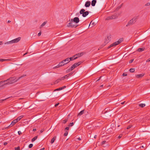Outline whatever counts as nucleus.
<instances>
[{"mask_svg": "<svg viewBox=\"0 0 150 150\" xmlns=\"http://www.w3.org/2000/svg\"><path fill=\"white\" fill-rule=\"evenodd\" d=\"M26 76V75H25V76H21L19 77L17 79H16V78L15 77H11L9 79H7L8 83V84H9L16 82H17L21 78L23 77L24 76Z\"/></svg>", "mask_w": 150, "mask_h": 150, "instance_id": "1", "label": "nucleus"}, {"mask_svg": "<svg viewBox=\"0 0 150 150\" xmlns=\"http://www.w3.org/2000/svg\"><path fill=\"white\" fill-rule=\"evenodd\" d=\"M137 17L136 16L133 18L132 19L130 20L128 23L126 25V26H128L129 25H132L133 23H135L137 19Z\"/></svg>", "mask_w": 150, "mask_h": 150, "instance_id": "2", "label": "nucleus"}, {"mask_svg": "<svg viewBox=\"0 0 150 150\" xmlns=\"http://www.w3.org/2000/svg\"><path fill=\"white\" fill-rule=\"evenodd\" d=\"M85 10L84 9H82L80 10L79 13L81 14H82V16L83 17H85L87 16L89 13L88 11H85Z\"/></svg>", "mask_w": 150, "mask_h": 150, "instance_id": "3", "label": "nucleus"}, {"mask_svg": "<svg viewBox=\"0 0 150 150\" xmlns=\"http://www.w3.org/2000/svg\"><path fill=\"white\" fill-rule=\"evenodd\" d=\"M111 37V34H109L107 35L104 41V43L105 44H107L110 41Z\"/></svg>", "mask_w": 150, "mask_h": 150, "instance_id": "4", "label": "nucleus"}, {"mask_svg": "<svg viewBox=\"0 0 150 150\" xmlns=\"http://www.w3.org/2000/svg\"><path fill=\"white\" fill-rule=\"evenodd\" d=\"M71 21L67 25V27H71V28L74 27V28H76L77 26L78 25H73L72 23L73 19H72Z\"/></svg>", "mask_w": 150, "mask_h": 150, "instance_id": "5", "label": "nucleus"}, {"mask_svg": "<svg viewBox=\"0 0 150 150\" xmlns=\"http://www.w3.org/2000/svg\"><path fill=\"white\" fill-rule=\"evenodd\" d=\"M21 39V38L19 37L17 38H16L15 39L11 40V42H12V43L17 42L20 40Z\"/></svg>", "mask_w": 150, "mask_h": 150, "instance_id": "6", "label": "nucleus"}, {"mask_svg": "<svg viewBox=\"0 0 150 150\" xmlns=\"http://www.w3.org/2000/svg\"><path fill=\"white\" fill-rule=\"evenodd\" d=\"M17 121L16 120V119H15L13 120L11 122V125L8 126V127H6V128H8L9 127H11L13 126L17 122Z\"/></svg>", "mask_w": 150, "mask_h": 150, "instance_id": "7", "label": "nucleus"}, {"mask_svg": "<svg viewBox=\"0 0 150 150\" xmlns=\"http://www.w3.org/2000/svg\"><path fill=\"white\" fill-rule=\"evenodd\" d=\"M117 16L115 15H112L111 16H108L106 18V20H109L110 19H114L117 18Z\"/></svg>", "mask_w": 150, "mask_h": 150, "instance_id": "8", "label": "nucleus"}, {"mask_svg": "<svg viewBox=\"0 0 150 150\" xmlns=\"http://www.w3.org/2000/svg\"><path fill=\"white\" fill-rule=\"evenodd\" d=\"M73 21L76 23H78L79 21V18L76 17L74 18Z\"/></svg>", "mask_w": 150, "mask_h": 150, "instance_id": "9", "label": "nucleus"}, {"mask_svg": "<svg viewBox=\"0 0 150 150\" xmlns=\"http://www.w3.org/2000/svg\"><path fill=\"white\" fill-rule=\"evenodd\" d=\"M84 54V52H81L80 53H78L76 54L74 56V57H77V58L78 57H80L82 56Z\"/></svg>", "mask_w": 150, "mask_h": 150, "instance_id": "10", "label": "nucleus"}, {"mask_svg": "<svg viewBox=\"0 0 150 150\" xmlns=\"http://www.w3.org/2000/svg\"><path fill=\"white\" fill-rule=\"evenodd\" d=\"M81 62H79L77 63H76L73 64V66L74 67V68L76 67H77L79 65L81 64Z\"/></svg>", "mask_w": 150, "mask_h": 150, "instance_id": "11", "label": "nucleus"}, {"mask_svg": "<svg viewBox=\"0 0 150 150\" xmlns=\"http://www.w3.org/2000/svg\"><path fill=\"white\" fill-rule=\"evenodd\" d=\"M91 2L90 1H87L85 4V6L86 7H89L91 5Z\"/></svg>", "mask_w": 150, "mask_h": 150, "instance_id": "12", "label": "nucleus"}, {"mask_svg": "<svg viewBox=\"0 0 150 150\" xmlns=\"http://www.w3.org/2000/svg\"><path fill=\"white\" fill-rule=\"evenodd\" d=\"M123 41V39L122 38H121L120 39L117 41L115 42L116 43V45H117L121 43Z\"/></svg>", "mask_w": 150, "mask_h": 150, "instance_id": "13", "label": "nucleus"}, {"mask_svg": "<svg viewBox=\"0 0 150 150\" xmlns=\"http://www.w3.org/2000/svg\"><path fill=\"white\" fill-rule=\"evenodd\" d=\"M144 75V74H137L135 75V76L136 77L139 78L142 77Z\"/></svg>", "mask_w": 150, "mask_h": 150, "instance_id": "14", "label": "nucleus"}, {"mask_svg": "<svg viewBox=\"0 0 150 150\" xmlns=\"http://www.w3.org/2000/svg\"><path fill=\"white\" fill-rule=\"evenodd\" d=\"M64 63H66V64L69 63L70 62L69 58H67L64 60H63Z\"/></svg>", "mask_w": 150, "mask_h": 150, "instance_id": "15", "label": "nucleus"}, {"mask_svg": "<svg viewBox=\"0 0 150 150\" xmlns=\"http://www.w3.org/2000/svg\"><path fill=\"white\" fill-rule=\"evenodd\" d=\"M116 45H117L116 43L115 42H114L112 44L110 45L108 47V49H109L112 47L115 46Z\"/></svg>", "mask_w": 150, "mask_h": 150, "instance_id": "16", "label": "nucleus"}, {"mask_svg": "<svg viewBox=\"0 0 150 150\" xmlns=\"http://www.w3.org/2000/svg\"><path fill=\"white\" fill-rule=\"evenodd\" d=\"M96 3V0H93L91 2V5L94 6H95V4Z\"/></svg>", "mask_w": 150, "mask_h": 150, "instance_id": "17", "label": "nucleus"}, {"mask_svg": "<svg viewBox=\"0 0 150 150\" xmlns=\"http://www.w3.org/2000/svg\"><path fill=\"white\" fill-rule=\"evenodd\" d=\"M56 138V137H54L51 140V143L52 144L54 142Z\"/></svg>", "mask_w": 150, "mask_h": 150, "instance_id": "18", "label": "nucleus"}, {"mask_svg": "<svg viewBox=\"0 0 150 150\" xmlns=\"http://www.w3.org/2000/svg\"><path fill=\"white\" fill-rule=\"evenodd\" d=\"M23 117V115H21L20 116L18 117L16 119L17 122L20 120L21 118Z\"/></svg>", "mask_w": 150, "mask_h": 150, "instance_id": "19", "label": "nucleus"}, {"mask_svg": "<svg viewBox=\"0 0 150 150\" xmlns=\"http://www.w3.org/2000/svg\"><path fill=\"white\" fill-rule=\"evenodd\" d=\"M144 48H139L137 49V51L139 52H142L144 50Z\"/></svg>", "mask_w": 150, "mask_h": 150, "instance_id": "20", "label": "nucleus"}, {"mask_svg": "<svg viewBox=\"0 0 150 150\" xmlns=\"http://www.w3.org/2000/svg\"><path fill=\"white\" fill-rule=\"evenodd\" d=\"M77 58V57H74V56L72 57H71L69 58V60L70 59L69 61H72L73 60L76 59Z\"/></svg>", "mask_w": 150, "mask_h": 150, "instance_id": "21", "label": "nucleus"}, {"mask_svg": "<svg viewBox=\"0 0 150 150\" xmlns=\"http://www.w3.org/2000/svg\"><path fill=\"white\" fill-rule=\"evenodd\" d=\"M85 112L84 110H81V111L78 114V115L81 116L82 115L83 113H84Z\"/></svg>", "mask_w": 150, "mask_h": 150, "instance_id": "22", "label": "nucleus"}, {"mask_svg": "<svg viewBox=\"0 0 150 150\" xmlns=\"http://www.w3.org/2000/svg\"><path fill=\"white\" fill-rule=\"evenodd\" d=\"M105 144H106V145L108 146V142H106V141H103L101 143V145H103Z\"/></svg>", "mask_w": 150, "mask_h": 150, "instance_id": "23", "label": "nucleus"}, {"mask_svg": "<svg viewBox=\"0 0 150 150\" xmlns=\"http://www.w3.org/2000/svg\"><path fill=\"white\" fill-rule=\"evenodd\" d=\"M62 67V66L61 64H60V63H59V64L58 65H57V66H56L55 67H54L53 68V69H56L57 68H58L60 67Z\"/></svg>", "mask_w": 150, "mask_h": 150, "instance_id": "24", "label": "nucleus"}, {"mask_svg": "<svg viewBox=\"0 0 150 150\" xmlns=\"http://www.w3.org/2000/svg\"><path fill=\"white\" fill-rule=\"evenodd\" d=\"M2 82H3V84L4 85H5L6 84H8V83L7 79L6 80H4V81H2Z\"/></svg>", "mask_w": 150, "mask_h": 150, "instance_id": "25", "label": "nucleus"}, {"mask_svg": "<svg viewBox=\"0 0 150 150\" xmlns=\"http://www.w3.org/2000/svg\"><path fill=\"white\" fill-rule=\"evenodd\" d=\"M38 138V136H35L34 138H33L31 140L32 142H34L35 140H36Z\"/></svg>", "mask_w": 150, "mask_h": 150, "instance_id": "26", "label": "nucleus"}, {"mask_svg": "<svg viewBox=\"0 0 150 150\" xmlns=\"http://www.w3.org/2000/svg\"><path fill=\"white\" fill-rule=\"evenodd\" d=\"M61 81V79H57V80H56V81H55L54 82V84H57V83L58 82H60V81Z\"/></svg>", "mask_w": 150, "mask_h": 150, "instance_id": "27", "label": "nucleus"}, {"mask_svg": "<svg viewBox=\"0 0 150 150\" xmlns=\"http://www.w3.org/2000/svg\"><path fill=\"white\" fill-rule=\"evenodd\" d=\"M139 106L142 108H143L145 106V104L144 103H141L139 104Z\"/></svg>", "mask_w": 150, "mask_h": 150, "instance_id": "28", "label": "nucleus"}, {"mask_svg": "<svg viewBox=\"0 0 150 150\" xmlns=\"http://www.w3.org/2000/svg\"><path fill=\"white\" fill-rule=\"evenodd\" d=\"M59 63H60V64H61L62 66L64 65L65 64H66V63H64V62L63 61V60L62 61Z\"/></svg>", "mask_w": 150, "mask_h": 150, "instance_id": "29", "label": "nucleus"}, {"mask_svg": "<svg viewBox=\"0 0 150 150\" xmlns=\"http://www.w3.org/2000/svg\"><path fill=\"white\" fill-rule=\"evenodd\" d=\"M91 25H92V27H93V26H94V25H95V23H94V22H92V21L91 22V23H90V24H89V27L90 26V25H91Z\"/></svg>", "mask_w": 150, "mask_h": 150, "instance_id": "30", "label": "nucleus"}, {"mask_svg": "<svg viewBox=\"0 0 150 150\" xmlns=\"http://www.w3.org/2000/svg\"><path fill=\"white\" fill-rule=\"evenodd\" d=\"M134 69L131 68L129 69V71L131 72H133L134 71Z\"/></svg>", "mask_w": 150, "mask_h": 150, "instance_id": "31", "label": "nucleus"}, {"mask_svg": "<svg viewBox=\"0 0 150 150\" xmlns=\"http://www.w3.org/2000/svg\"><path fill=\"white\" fill-rule=\"evenodd\" d=\"M46 22H43L41 25V27H42L43 26H44L46 24Z\"/></svg>", "mask_w": 150, "mask_h": 150, "instance_id": "32", "label": "nucleus"}, {"mask_svg": "<svg viewBox=\"0 0 150 150\" xmlns=\"http://www.w3.org/2000/svg\"><path fill=\"white\" fill-rule=\"evenodd\" d=\"M68 121V119L64 120L62 121V123L64 124L66 123Z\"/></svg>", "mask_w": 150, "mask_h": 150, "instance_id": "33", "label": "nucleus"}, {"mask_svg": "<svg viewBox=\"0 0 150 150\" xmlns=\"http://www.w3.org/2000/svg\"><path fill=\"white\" fill-rule=\"evenodd\" d=\"M3 82H2V81H1L0 82V87H1L4 86Z\"/></svg>", "mask_w": 150, "mask_h": 150, "instance_id": "34", "label": "nucleus"}, {"mask_svg": "<svg viewBox=\"0 0 150 150\" xmlns=\"http://www.w3.org/2000/svg\"><path fill=\"white\" fill-rule=\"evenodd\" d=\"M33 144H30L29 145L28 147L29 148H31L33 146Z\"/></svg>", "mask_w": 150, "mask_h": 150, "instance_id": "35", "label": "nucleus"}, {"mask_svg": "<svg viewBox=\"0 0 150 150\" xmlns=\"http://www.w3.org/2000/svg\"><path fill=\"white\" fill-rule=\"evenodd\" d=\"M69 68L70 69V71H71L74 69V67L73 66V65H72L71 67L70 68Z\"/></svg>", "mask_w": 150, "mask_h": 150, "instance_id": "36", "label": "nucleus"}, {"mask_svg": "<svg viewBox=\"0 0 150 150\" xmlns=\"http://www.w3.org/2000/svg\"><path fill=\"white\" fill-rule=\"evenodd\" d=\"M62 90V88L61 87L59 88H57L55 90V91H58Z\"/></svg>", "mask_w": 150, "mask_h": 150, "instance_id": "37", "label": "nucleus"}, {"mask_svg": "<svg viewBox=\"0 0 150 150\" xmlns=\"http://www.w3.org/2000/svg\"><path fill=\"white\" fill-rule=\"evenodd\" d=\"M8 98H7L4 99L0 100V103H2L4 101L6 100V99Z\"/></svg>", "mask_w": 150, "mask_h": 150, "instance_id": "38", "label": "nucleus"}, {"mask_svg": "<svg viewBox=\"0 0 150 150\" xmlns=\"http://www.w3.org/2000/svg\"><path fill=\"white\" fill-rule=\"evenodd\" d=\"M9 59H0V61L3 62L6 60H9Z\"/></svg>", "mask_w": 150, "mask_h": 150, "instance_id": "39", "label": "nucleus"}, {"mask_svg": "<svg viewBox=\"0 0 150 150\" xmlns=\"http://www.w3.org/2000/svg\"><path fill=\"white\" fill-rule=\"evenodd\" d=\"M20 147L19 146H18L17 147H15V150H20Z\"/></svg>", "mask_w": 150, "mask_h": 150, "instance_id": "40", "label": "nucleus"}, {"mask_svg": "<svg viewBox=\"0 0 150 150\" xmlns=\"http://www.w3.org/2000/svg\"><path fill=\"white\" fill-rule=\"evenodd\" d=\"M68 132L67 131H66L64 134V135L65 136H66L68 135Z\"/></svg>", "mask_w": 150, "mask_h": 150, "instance_id": "41", "label": "nucleus"}, {"mask_svg": "<svg viewBox=\"0 0 150 150\" xmlns=\"http://www.w3.org/2000/svg\"><path fill=\"white\" fill-rule=\"evenodd\" d=\"M11 43H12V42H11V40L10 41H8V42H6L5 43V44H11Z\"/></svg>", "mask_w": 150, "mask_h": 150, "instance_id": "42", "label": "nucleus"}, {"mask_svg": "<svg viewBox=\"0 0 150 150\" xmlns=\"http://www.w3.org/2000/svg\"><path fill=\"white\" fill-rule=\"evenodd\" d=\"M70 71V68H69V69H67L66 71V72L67 73H68L70 71Z\"/></svg>", "mask_w": 150, "mask_h": 150, "instance_id": "43", "label": "nucleus"}, {"mask_svg": "<svg viewBox=\"0 0 150 150\" xmlns=\"http://www.w3.org/2000/svg\"><path fill=\"white\" fill-rule=\"evenodd\" d=\"M132 126V125H130L129 126H128L127 128V129H129Z\"/></svg>", "mask_w": 150, "mask_h": 150, "instance_id": "44", "label": "nucleus"}, {"mask_svg": "<svg viewBox=\"0 0 150 150\" xmlns=\"http://www.w3.org/2000/svg\"><path fill=\"white\" fill-rule=\"evenodd\" d=\"M74 125L73 122H71L70 123L69 125V126H72Z\"/></svg>", "mask_w": 150, "mask_h": 150, "instance_id": "45", "label": "nucleus"}, {"mask_svg": "<svg viewBox=\"0 0 150 150\" xmlns=\"http://www.w3.org/2000/svg\"><path fill=\"white\" fill-rule=\"evenodd\" d=\"M73 73V72H70V73H69V74H68V76H69L72 75Z\"/></svg>", "mask_w": 150, "mask_h": 150, "instance_id": "46", "label": "nucleus"}, {"mask_svg": "<svg viewBox=\"0 0 150 150\" xmlns=\"http://www.w3.org/2000/svg\"><path fill=\"white\" fill-rule=\"evenodd\" d=\"M134 60V59H131V60H130L129 61V63H132L133 62V61Z\"/></svg>", "mask_w": 150, "mask_h": 150, "instance_id": "47", "label": "nucleus"}, {"mask_svg": "<svg viewBox=\"0 0 150 150\" xmlns=\"http://www.w3.org/2000/svg\"><path fill=\"white\" fill-rule=\"evenodd\" d=\"M64 79H65V76H64L61 77V78L60 79H61V81L62 80H63Z\"/></svg>", "mask_w": 150, "mask_h": 150, "instance_id": "48", "label": "nucleus"}, {"mask_svg": "<svg viewBox=\"0 0 150 150\" xmlns=\"http://www.w3.org/2000/svg\"><path fill=\"white\" fill-rule=\"evenodd\" d=\"M122 76H127V74H126V73H123L122 74Z\"/></svg>", "mask_w": 150, "mask_h": 150, "instance_id": "49", "label": "nucleus"}, {"mask_svg": "<svg viewBox=\"0 0 150 150\" xmlns=\"http://www.w3.org/2000/svg\"><path fill=\"white\" fill-rule=\"evenodd\" d=\"M150 5V3H148L145 4L146 6H148Z\"/></svg>", "mask_w": 150, "mask_h": 150, "instance_id": "50", "label": "nucleus"}, {"mask_svg": "<svg viewBox=\"0 0 150 150\" xmlns=\"http://www.w3.org/2000/svg\"><path fill=\"white\" fill-rule=\"evenodd\" d=\"M18 133L19 135H21L22 134V133L20 131H18Z\"/></svg>", "mask_w": 150, "mask_h": 150, "instance_id": "51", "label": "nucleus"}, {"mask_svg": "<svg viewBox=\"0 0 150 150\" xmlns=\"http://www.w3.org/2000/svg\"><path fill=\"white\" fill-rule=\"evenodd\" d=\"M122 135H121V134H120L119 136H118V138L119 139H120V138H121V137H122Z\"/></svg>", "mask_w": 150, "mask_h": 150, "instance_id": "52", "label": "nucleus"}, {"mask_svg": "<svg viewBox=\"0 0 150 150\" xmlns=\"http://www.w3.org/2000/svg\"><path fill=\"white\" fill-rule=\"evenodd\" d=\"M64 76H65V78H67L69 76H68V74H67V75Z\"/></svg>", "mask_w": 150, "mask_h": 150, "instance_id": "53", "label": "nucleus"}, {"mask_svg": "<svg viewBox=\"0 0 150 150\" xmlns=\"http://www.w3.org/2000/svg\"><path fill=\"white\" fill-rule=\"evenodd\" d=\"M146 62H150V58H149V59H147L146 60Z\"/></svg>", "mask_w": 150, "mask_h": 150, "instance_id": "54", "label": "nucleus"}, {"mask_svg": "<svg viewBox=\"0 0 150 150\" xmlns=\"http://www.w3.org/2000/svg\"><path fill=\"white\" fill-rule=\"evenodd\" d=\"M69 129V127H67L65 128V129L66 130H68Z\"/></svg>", "mask_w": 150, "mask_h": 150, "instance_id": "55", "label": "nucleus"}, {"mask_svg": "<svg viewBox=\"0 0 150 150\" xmlns=\"http://www.w3.org/2000/svg\"><path fill=\"white\" fill-rule=\"evenodd\" d=\"M66 87V86H63L62 87H61V88H62V90L63 89H64Z\"/></svg>", "mask_w": 150, "mask_h": 150, "instance_id": "56", "label": "nucleus"}, {"mask_svg": "<svg viewBox=\"0 0 150 150\" xmlns=\"http://www.w3.org/2000/svg\"><path fill=\"white\" fill-rule=\"evenodd\" d=\"M41 35V32H40L38 34V36H40Z\"/></svg>", "mask_w": 150, "mask_h": 150, "instance_id": "57", "label": "nucleus"}, {"mask_svg": "<svg viewBox=\"0 0 150 150\" xmlns=\"http://www.w3.org/2000/svg\"><path fill=\"white\" fill-rule=\"evenodd\" d=\"M59 103H57L55 105V107H56L59 104Z\"/></svg>", "mask_w": 150, "mask_h": 150, "instance_id": "58", "label": "nucleus"}, {"mask_svg": "<svg viewBox=\"0 0 150 150\" xmlns=\"http://www.w3.org/2000/svg\"><path fill=\"white\" fill-rule=\"evenodd\" d=\"M7 142L4 143V145H5V146L7 145Z\"/></svg>", "mask_w": 150, "mask_h": 150, "instance_id": "59", "label": "nucleus"}, {"mask_svg": "<svg viewBox=\"0 0 150 150\" xmlns=\"http://www.w3.org/2000/svg\"><path fill=\"white\" fill-rule=\"evenodd\" d=\"M97 137V136L96 135H95L94 136V138L96 139Z\"/></svg>", "mask_w": 150, "mask_h": 150, "instance_id": "60", "label": "nucleus"}, {"mask_svg": "<svg viewBox=\"0 0 150 150\" xmlns=\"http://www.w3.org/2000/svg\"><path fill=\"white\" fill-rule=\"evenodd\" d=\"M45 149V148H42V149H41L40 150H44Z\"/></svg>", "mask_w": 150, "mask_h": 150, "instance_id": "61", "label": "nucleus"}, {"mask_svg": "<svg viewBox=\"0 0 150 150\" xmlns=\"http://www.w3.org/2000/svg\"><path fill=\"white\" fill-rule=\"evenodd\" d=\"M125 101H124V102H123L122 103H121V104H124L125 103Z\"/></svg>", "mask_w": 150, "mask_h": 150, "instance_id": "62", "label": "nucleus"}, {"mask_svg": "<svg viewBox=\"0 0 150 150\" xmlns=\"http://www.w3.org/2000/svg\"><path fill=\"white\" fill-rule=\"evenodd\" d=\"M2 41H0V45H1L2 44Z\"/></svg>", "mask_w": 150, "mask_h": 150, "instance_id": "63", "label": "nucleus"}, {"mask_svg": "<svg viewBox=\"0 0 150 150\" xmlns=\"http://www.w3.org/2000/svg\"><path fill=\"white\" fill-rule=\"evenodd\" d=\"M78 139L79 140H81V138H80V137L78 138Z\"/></svg>", "mask_w": 150, "mask_h": 150, "instance_id": "64", "label": "nucleus"}]
</instances>
